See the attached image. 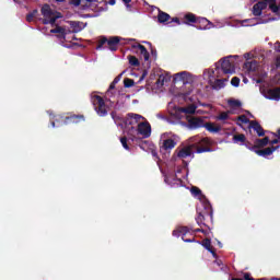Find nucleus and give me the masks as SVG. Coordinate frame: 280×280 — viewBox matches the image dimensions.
Returning <instances> with one entry per match:
<instances>
[{
  "mask_svg": "<svg viewBox=\"0 0 280 280\" xmlns=\"http://www.w3.org/2000/svg\"><path fill=\"white\" fill-rule=\"evenodd\" d=\"M174 148H176V140L168 138L163 140L160 152H170V150H174Z\"/></svg>",
  "mask_w": 280,
  "mask_h": 280,
  "instance_id": "14",
  "label": "nucleus"
},
{
  "mask_svg": "<svg viewBox=\"0 0 280 280\" xmlns=\"http://www.w3.org/2000/svg\"><path fill=\"white\" fill-rule=\"evenodd\" d=\"M101 12L95 11V13L91 14V13H86V14H82L81 18L82 19H97V16H100Z\"/></svg>",
  "mask_w": 280,
  "mask_h": 280,
  "instance_id": "38",
  "label": "nucleus"
},
{
  "mask_svg": "<svg viewBox=\"0 0 280 280\" xmlns=\"http://www.w3.org/2000/svg\"><path fill=\"white\" fill-rule=\"evenodd\" d=\"M124 85H125V89H132V86H135V80L130 78H126L124 79Z\"/></svg>",
  "mask_w": 280,
  "mask_h": 280,
  "instance_id": "33",
  "label": "nucleus"
},
{
  "mask_svg": "<svg viewBox=\"0 0 280 280\" xmlns=\"http://www.w3.org/2000/svg\"><path fill=\"white\" fill-rule=\"evenodd\" d=\"M205 128L208 130V132H220V130H222V127L215 126L211 122L206 124Z\"/></svg>",
  "mask_w": 280,
  "mask_h": 280,
  "instance_id": "29",
  "label": "nucleus"
},
{
  "mask_svg": "<svg viewBox=\"0 0 280 280\" xmlns=\"http://www.w3.org/2000/svg\"><path fill=\"white\" fill-rule=\"evenodd\" d=\"M131 131H128V137L124 136L120 138V143L125 150H130V143H135L137 141V136L130 133Z\"/></svg>",
  "mask_w": 280,
  "mask_h": 280,
  "instance_id": "12",
  "label": "nucleus"
},
{
  "mask_svg": "<svg viewBox=\"0 0 280 280\" xmlns=\"http://www.w3.org/2000/svg\"><path fill=\"white\" fill-rule=\"evenodd\" d=\"M110 117L114 120V122L116 124V126H124V124H126V118H124V116H121V114H117V112L113 110L110 113Z\"/></svg>",
  "mask_w": 280,
  "mask_h": 280,
  "instance_id": "19",
  "label": "nucleus"
},
{
  "mask_svg": "<svg viewBox=\"0 0 280 280\" xmlns=\"http://www.w3.org/2000/svg\"><path fill=\"white\" fill-rule=\"evenodd\" d=\"M230 106H233L234 108H241L242 107V102L237 100H231L229 101Z\"/></svg>",
  "mask_w": 280,
  "mask_h": 280,
  "instance_id": "40",
  "label": "nucleus"
},
{
  "mask_svg": "<svg viewBox=\"0 0 280 280\" xmlns=\"http://www.w3.org/2000/svg\"><path fill=\"white\" fill-rule=\"evenodd\" d=\"M203 210L197 209V218L196 222L198 226H207V218H213V209L211 208V203L203 202Z\"/></svg>",
  "mask_w": 280,
  "mask_h": 280,
  "instance_id": "3",
  "label": "nucleus"
},
{
  "mask_svg": "<svg viewBox=\"0 0 280 280\" xmlns=\"http://www.w3.org/2000/svg\"><path fill=\"white\" fill-rule=\"evenodd\" d=\"M189 127L190 128H202L205 126V121L201 118H190L188 120Z\"/></svg>",
  "mask_w": 280,
  "mask_h": 280,
  "instance_id": "23",
  "label": "nucleus"
},
{
  "mask_svg": "<svg viewBox=\"0 0 280 280\" xmlns=\"http://www.w3.org/2000/svg\"><path fill=\"white\" fill-rule=\"evenodd\" d=\"M189 231L190 229L188 226H179L173 231V236L182 237L183 242L190 244L191 242H195L196 238L194 236H191L190 238H187V234L189 233Z\"/></svg>",
  "mask_w": 280,
  "mask_h": 280,
  "instance_id": "7",
  "label": "nucleus"
},
{
  "mask_svg": "<svg viewBox=\"0 0 280 280\" xmlns=\"http://www.w3.org/2000/svg\"><path fill=\"white\" fill-rule=\"evenodd\" d=\"M255 154H257L258 156H264V159L268 158V156H272V150L271 148H265V149H257V151H255Z\"/></svg>",
  "mask_w": 280,
  "mask_h": 280,
  "instance_id": "25",
  "label": "nucleus"
},
{
  "mask_svg": "<svg viewBox=\"0 0 280 280\" xmlns=\"http://www.w3.org/2000/svg\"><path fill=\"white\" fill-rule=\"evenodd\" d=\"M95 3H98L103 5L102 7H96V12H108V1L107 0H96Z\"/></svg>",
  "mask_w": 280,
  "mask_h": 280,
  "instance_id": "26",
  "label": "nucleus"
},
{
  "mask_svg": "<svg viewBox=\"0 0 280 280\" xmlns=\"http://www.w3.org/2000/svg\"><path fill=\"white\" fill-rule=\"evenodd\" d=\"M57 3H62L65 0H56Z\"/></svg>",
  "mask_w": 280,
  "mask_h": 280,
  "instance_id": "61",
  "label": "nucleus"
},
{
  "mask_svg": "<svg viewBox=\"0 0 280 280\" xmlns=\"http://www.w3.org/2000/svg\"><path fill=\"white\" fill-rule=\"evenodd\" d=\"M104 45H108V38L106 37H102L98 43H97V46H96V49H103L104 48Z\"/></svg>",
  "mask_w": 280,
  "mask_h": 280,
  "instance_id": "34",
  "label": "nucleus"
},
{
  "mask_svg": "<svg viewBox=\"0 0 280 280\" xmlns=\"http://www.w3.org/2000/svg\"><path fill=\"white\" fill-rule=\"evenodd\" d=\"M168 23H177L178 25H183V22H180V19L178 18H172Z\"/></svg>",
  "mask_w": 280,
  "mask_h": 280,
  "instance_id": "47",
  "label": "nucleus"
},
{
  "mask_svg": "<svg viewBox=\"0 0 280 280\" xmlns=\"http://www.w3.org/2000/svg\"><path fill=\"white\" fill-rule=\"evenodd\" d=\"M185 75H187V72H179L176 74V78H179V80H185Z\"/></svg>",
  "mask_w": 280,
  "mask_h": 280,
  "instance_id": "50",
  "label": "nucleus"
},
{
  "mask_svg": "<svg viewBox=\"0 0 280 280\" xmlns=\"http://www.w3.org/2000/svg\"><path fill=\"white\" fill-rule=\"evenodd\" d=\"M133 49H139L141 56L144 58V61L148 62L150 60V52L148 51V48L141 44H135L132 45Z\"/></svg>",
  "mask_w": 280,
  "mask_h": 280,
  "instance_id": "18",
  "label": "nucleus"
},
{
  "mask_svg": "<svg viewBox=\"0 0 280 280\" xmlns=\"http://www.w3.org/2000/svg\"><path fill=\"white\" fill-rule=\"evenodd\" d=\"M72 40H78V37H75V36H72Z\"/></svg>",
  "mask_w": 280,
  "mask_h": 280,
  "instance_id": "62",
  "label": "nucleus"
},
{
  "mask_svg": "<svg viewBox=\"0 0 280 280\" xmlns=\"http://www.w3.org/2000/svg\"><path fill=\"white\" fill-rule=\"evenodd\" d=\"M271 280H279V279H277V278H272Z\"/></svg>",
  "mask_w": 280,
  "mask_h": 280,
  "instance_id": "64",
  "label": "nucleus"
},
{
  "mask_svg": "<svg viewBox=\"0 0 280 280\" xmlns=\"http://www.w3.org/2000/svg\"><path fill=\"white\" fill-rule=\"evenodd\" d=\"M232 141L233 143H241V145H244V143H246V136L244 133L234 135Z\"/></svg>",
  "mask_w": 280,
  "mask_h": 280,
  "instance_id": "27",
  "label": "nucleus"
},
{
  "mask_svg": "<svg viewBox=\"0 0 280 280\" xmlns=\"http://www.w3.org/2000/svg\"><path fill=\"white\" fill-rule=\"evenodd\" d=\"M116 85H117L116 83L112 82L110 85H109V91L115 90V86H116Z\"/></svg>",
  "mask_w": 280,
  "mask_h": 280,
  "instance_id": "57",
  "label": "nucleus"
},
{
  "mask_svg": "<svg viewBox=\"0 0 280 280\" xmlns=\"http://www.w3.org/2000/svg\"><path fill=\"white\" fill-rule=\"evenodd\" d=\"M231 56L224 57L221 61V70L225 74H233L235 73V63L231 61Z\"/></svg>",
  "mask_w": 280,
  "mask_h": 280,
  "instance_id": "8",
  "label": "nucleus"
},
{
  "mask_svg": "<svg viewBox=\"0 0 280 280\" xmlns=\"http://www.w3.org/2000/svg\"><path fill=\"white\" fill-rule=\"evenodd\" d=\"M117 3V0H108L107 5H115Z\"/></svg>",
  "mask_w": 280,
  "mask_h": 280,
  "instance_id": "54",
  "label": "nucleus"
},
{
  "mask_svg": "<svg viewBox=\"0 0 280 280\" xmlns=\"http://www.w3.org/2000/svg\"><path fill=\"white\" fill-rule=\"evenodd\" d=\"M51 126H52V128H55V127H56V122L52 121V122H51Z\"/></svg>",
  "mask_w": 280,
  "mask_h": 280,
  "instance_id": "63",
  "label": "nucleus"
},
{
  "mask_svg": "<svg viewBox=\"0 0 280 280\" xmlns=\"http://www.w3.org/2000/svg\"><path fill=\"white\" fill-rule=\"evenodd\" d=\"M217 119H219V121H226V119H229V113L228 112H222Z\"/></svg>",
  "mask_w": 280,
  "mask_h": 280,
  "instance_id": "42",
  "label": "nucleus"
},
{
  "mask_svg": "<svg viewBox=\"0 0 280 280\" xmlns=\"http://www.w3.org/2000/svg\"><path fill=\"white\" fill-rule=\"evenodd\" d=\"M50 34H59L57 37L67 40V30L62 26H56L55 28L50 30Z\"/></svg>",
  "mask_w": 280,
  "mask_h": 280,
  "instance_id": "20",
  "label": "nucleus"
},
{
  "mask_svg": "<svg viewBox=\"0 0 280 280\" xmlns=\"http://www.w3.org/2000/svg\"><path fill=\"white\" fill-rule=\"evenodd\" d=\"M96 0H83V10H89L91 3H95Z\"/></svg>",
  "mask_w": 280,
  "mask_h": 280,
  "instance_id": "43",
  "label": "nucleus"
},
{
  "mask_svg": "<svg viewBox=\"0 0 280 280\" xmlns=\"http://www.w3.org/2000/svg\"><path fill=\"white\" fill-rule=\"evenodd\" d=\"M197 108L198 107L196 105H189L185 108H182V113H185L186 115H195Z\"/></svg>",
  "mask_w": 280,
  "mask_h": 280,
  "instance_id": "31",
  "label": "nucleus"
},
{
  "mask_svg": "<svg viewBox=\"0 0 280 280\" xmlns=\"http://www.w3.org/2000/svg\"><path fill=\"white\" fill-rule=\"evenodd\" d=\"M243 280H255V278L250 276V272H245L243 275Z\"/></svg>",
  "mask_w": 280,
  "mask_h": 280,
  "instance_id": "46",
  "label": "nucleus"
},
{
  "mask_svg": "<svg viewBox=\"0 0 280 280\" xmlns=\"http://www.w3.org/2000/svg\"><path fill=\"white\" fill-rule=\"evenodd\" d=\"M182 23L184 25H194V23H208L207 19H201V21L194 13H186L183 18Z\"/></svg>",
  "mask_w": 280,
  "mask_h": 280,
  "instance_id": "9",
  "label": "nucleus"
},
{
  "mask_svg": "<svg viewBox=\"0 0 280 280\" xmlns=\"http://www.w3.org/2000/svg\"><path fill=\"white\" fill-rule=\"evenodd\" d=\"M280 143V139L278 138V139H273V140H269V145H277V144H279Z\"/></svg>",
  "mask_w": 280,
  "mask_h": 280,
  "instance_id": "48",
  "label": "nucleus"
},
{
  "mask_svg": "<svg viewBox=\"0 0 280 280\" xmlns=\"http://www.w3.org/2000/svg\"><path fill=\"white\" fill-rule=\"evenodd\" d=\"M26 21H27V23H32V22L34 21V14L28 13V14L26 15Z\"/></svg>",
  "mask_w": 280,
  "mask_h": 280,
  "instance_id": "49",
  "label": "nucleus"
},
{
  "mask_svg": "<svg viewBox=\"0 0 280 280\" xmlns=\"http://www.w3.org/2000/svg\"><path fill=\"white\" fill-rule=\"evenodd\" d=\"M243 145H245V148H247V150H250V152H256L257 149L255 147V142L254 144L250 141H246L243 143Z\"/></svg>",
  "mask_w": 280,
  "mask_h": 280,
  "instance_id": "37",
  "label": "nucleus"
},
{
  "mask_svg": "<svg viewBox=\"0 0 280 280\" xmlns=\"http://www.w3.org/2000/svg\"><path fill=\"white\" fill-rule=\"evenodd\" d=\"M93 104L98 117H106L108 115V110L106 109V102L100 95H94Z\"/></svg>",
  "mask_w": 280,
  "mask_h": 280,
  "instance_id": "5",
  "label": "nucleus"
},
{
  "mask_svg": "<svg viewBox=\"0 0 280 280\" xmlns=\"http://www.w3.org/2000/svg\"><path fill=\"white\" fill-rule=\"evenodd\" d=\"M237 121H241V124H249L250 125V119H248V117H246V115H241L237 117Z\"/></svg>",
  "mask_w": 280,
  "mask_h": 280,
  "instance_id": "39",
  "label": "nucleus"
},
{
  "mask_svg": "<svg viewBox=\"0 0 280 280\" xmlns=\"http://www.w3.org/2000/svg\"><path fill=\"white\" fill-rule=\"evenodd\" d=\"M272 84H280V73L276 74L272 80H271Z\"/></svg>",
  "mask_w": 280,
  "mask_h": 280,
  "instance_id": "45",
  "label": "nucleus"
},
{
  "mask_svg": "<svg viewBox=\"0 0 280 280\" xmlns=\"http://www.w3.org/2000/svg\"><path fill=\"white\" fill-rule=\"evenodd\" d=\"M270 148H271V152L273 154L275 152H277V150H279L280 145H272Z\"/></svg>",
  "mask_w": 280,
  "mask_h": 280,
  "instance_id": "51",
  "label": "nucleus"
},
{
  "mask_svg": "<svg viewBox=\"0 0 280 280\" xmlns=\"http://www.w3.org/2000/svg\"><path fill=\"white\" fill-rule=\"evenodd\" d=\"M31 14H33V18L36 16V14H38V10L37 9L33 10V12H31Z\"/></svg>",
  "mask_w": 280,
  "mask_h": 280,
  "instance_id": "60",
  "label": "nucleus"
},
{
  "mask_svg": "<svg viewBox=\"0 0 280 280\" xmlns=\"http://www.w3.org/2000/svg\"><path fill=\"white\" fill-rule=\"evenodd\" d=\"M70 4L78 8L81 5V10H84V0H70Z\"/></svg>",
  "mask_w": 280,
  "mask_h": 280,
  "instance_id": "35",
  "label": "nucleus"
},
{
  "mask_svg": "<svg viewBox=\"0 0 280 280\" xmlns=\"http://www.w3.org/2000/svg\"><path fill=\"white\" fill-rule=\"evenodd\" d=\"M119 80H121V75L119 77H116L113 81L114 84H118L119 83Z\"/></svg>",
  "mask_w": 280,
  "mask_h": 280,
  "instance_id": "52",
  "label": "nucleus"
},
{
  "mask_svg": "<svg viewBox=\"0 0 280 280\" xmlns=\"http://www.w3.org/2000/svg\"><path fill=\"white\" fill-rule=\"evenodd\" d=\"M128 60H129V65H131V67H140V65H141V62H139V59L135 56H129Z\"/></svg>",
  "mask_w": 280,
  "mask_h": 280,
  "instance_id": "32",
  "label": "nucleus"
},
{
  "mask_svg": "<svg viewBox=\"0 0 280 280\" xmlns=\"http://www.w3.org/2000/svg\"><path fill=\"white\" fill-rule=\"evenodd\" d=\"M255 148L256 150H261V148H266V145H268V143H270V138L265 137L262 139L257 138L255 141Z\"/></svg>",
  "mask_w": 280,
  "mask_h": 280,
  "instance_id": "21",
  "label": "nucleus"
},
{
  "mask_svg": "<svg viewBox=\"0 0 280 280\" xmlns=\"http://www.w3.org/2000/svg\"><path fill=\"white\" fill-rule=\"evenodd\" d=\"M273 135H275V137H277V139L280 140V129H278V130H277V133H273Z\"/></svg>",
  "mask_w": 280,
  "mask_h": 280,
  "instance_id": "59",
  "label": "nucleus"
},
{
  "mask_svg": "<svg viewBox=\"0 0 280 280\" xmlns=\"http://www.w3.org/2000/svg\"><path fill=\"white\" fill-rule=\"evenodd\" d=\"M276 67L277 69H280V57H277L276 59Z\"/></svg>",
  "mask_w": 280,
  "mask_h": 280,
  "instance_id": "53",
  "label": "nucleus"
},
{
  "mask_svg": "<svg viewBox=\"0 0 280 280\" xmlns=\"http://www.w3.org/2000/svg\"><path fill=\"white\" fill-rule=\"evenodd\" d=\"M171 20H172V16L168 13H165L164 11L159 10V13H158L159 23H170Z\"/></svg>",
  "mask_w": 280,
  "mask_h": 280,
  "instance_id": "24",
  "label": "nucleus"
},
{
  "mask_svg": "<svg viewBox=\"0 0 280 280\" xmlns=\"http://www.w3.org/2000/svg\"><path fill=\"white\" fill-rule=\"evenodd\" d=\"M170 79H167V77L161 74L156 81V85L158 86H163L165 84V82H168Z\"/></svg>",
  "mask_w": 280,
  "mask_h": 280,
  "instance_id": "36",
  "label": "nucleus"
},
{
  "mask_svg": "<svg viewBox=\"0 0 280 280\" xmlns=\"http://www.w3.org/2000/svg\"><path fill=\"white\" fill-rule=\"evenodd\" d=\"M249 128H252L258 137H266V130H264V127H261L259 121L252 120L249 122Z\"/></svg>",
  "mask_w": 280,
  "mask_h": 280,
  "instance_id": "15",
  "label": "nucleus"
},
{
  "mask_svg": "<svg viewBox=\"0 0 280 280\" xmlns=\"http://www.w3.org/2000/svg\"><path fill=\"white\" fill-rule=\"evenodd\" d=\"M266 97L267 100H276L278 102L280 100V86L267 90Z\"/></svg>",
  "mask_w": 280,
  "mask_h": 280,
  "instance_id": "16",
  "label": "nucleus"
},
{
  "mask_svg": "<svg viewBox=\"0 0 280 280\" xmlns=\"http://www.w3.org/2000/svg\"><path fill=\"white\" fill-rule=\"evenodd\" d=\"M84 115H75V114H70L69 116H65L62 118L63 124H80L84 121Z\"/></svg>",
  "mask_w": 280,
  "mask_h": 280,
  "instance_id": "13",
  "label": "nucleus"
},
{
  "mask_svg": "<svg viewBox=\"0 0 280 280\" xmlns=\"http://www.w3.org/2000/svg\"><path fill=\"white\" fill-rule=\"evenodd\" d=\"M257 67H259V63H257L256 60L245 62V69L247 71L255 72V71H257Z\"/></svg>",
  "mask_w": 280,
  "mask_h": 280,
  "instance_id": "28",
  "label": "nucleus"
},
{
  "mask_svg": "<svg viewBox=\"0 0 280 280\" xmlns=\"http://www.w3.org/2000/svg\"><path fill=\"white\" fill-rule=\"evenodd\" d=\"M131 132H137V135H141L144 137V139H148L150 135H152V127L150 126V122H140L137 126V129L135 127H131Z\"/></svg>",
  "mask_w": 280,
  "mask_h": 280,
  "instance_id": "6",
  "label": "nucleus"
},
{
  "mask_svg": "<svg viewBox=\"0 0 280 280\" xmlns=\"http://www.w3.org/2000/svg\"><path fill=\"white\" fill-rule=\"evenodd\" d=\"M192 139L195 140L194 144L189 147H184L178 151L177 153L178 159H187V156H191L194 154V150H196L197 154H202L205 152H213V149L209 147L212 143L211 139L209 138L198 139L197 137Z\"/></svg>",
  "mask_w": 280,
  "mask_h": 280,
  "instance_id": "1",
  "label": "nucleus"
},
{
  "mask_svg": "<svg viewBox=\"0 0 280 280\" xmlns=\"http://www.w3.org/2000/svg\"><path fill=\"white\" fill-rule=\"evenodd\" d=\"M231 84L232 86H240V78L237 77L232 78Z\"/></svg>",
  "mask_w": 280,
  "mask_h": 280,
  "instance_id": "44",
  "label": "nucleus"
},
{
  "mask_svg": "<svg viewBox=\"0 0 280 280\" xmlns=\"http://www.w3.org/2000/svg\"><path fill=\"white\" fill-rule=\"evenodd\" d=\"M194 233H205V230H202V229H196V230H194Z\"/></svg>",
  "mask_w": 280,
  "mask_h": 280,
  "instance_id": "58",
  "label": "nucleus"
},
{
  "mask_svg": "<svg viewBox=\"0 0 280 280\" xmlns=\"http://www.w3.org/2000/svg\"><path fill=\"white\" fill-rule=\"evenodd\" d=\"M141 119H143V116L139 114L129 113L125 118V126H131V128H135V126H139V120Z\"/></svg>",
  "mask_w": 280,
  "mask_h": 280,
  "instance_id": "10",
  "label": "nucleus"
},
{
  "mask_svg": "<svg viewBox=\"0 0 280 280\" xmlns=\"http://www.w3.org/2000/svg\"><path fill=\"white\" fill-rule=\"evenodd\" d=\"M121 38L118 36L110 37L107 39V47L110 49V51H117V46L119 45Z\"/></svg>",
  "mask_w": 280,
  "mask_h": 280,
  "instance_id": "17",
  "label": "nucleus"
},
{
  "mask_svg": "<svg viewBox=\"0 0 280 280\" xmlns=\"http://www.w3.org/2000/svg\"><path fill=\"white\" fill-rule=\"evenodd\" d=\"M257 1V0H253ZM269 7V10L273 12V14H279L280 5L277 4V0H260L256 4L253 5L252 13L254 16H261L264 10Z\"/></svg>",
  "mask_w": 280,
  "mask_h": 280,
  "instance_id": "2",
  "label": "nucleus"
},
{
  "mask_svg": "<svg viewBox=\"0 0 280 280\" xmlns=\"http://www.w3.org/2000/svg\"><path fill=\"white\" fill-rule=\"evenodd\" d=\"M125 5H127V8L130 5V3H132V0H121Z\"/></svg>",
  "mask_w": 280,
  "mask_h": 280,
  "instance_id": "55",
  "label": "nucleus"
},
{
  "mask_svg": "<svg viewBox=\"0 0 280 280\" xmlns=\"http://www.w3.org/2000/svg\"><path fill=\"white\" fill-rule=\"evenodd\" d=\"M202 246H203V248H206V250L211 253V255L213 257H218V254L215 253V248H213V246H211V240L210 238L203 240L202 241Z\"/></svg>",
  "mask_w": 280,
  "mask_h": 280,
  "instance_id": "22",
  "label": "nucleus"
},
{
  "mask_svg": "<svg viewBox=\"0 0 280 280\" xmlns=\"http://www.w3.org/2000/svg\"><path fill=\"white\" fill-rule=\"evenodd\" d=\"M256 19H246L241 21V25L243 27H253V25H259V23H270V21H277L276 18H269L268 20H260L259 22H255Z\"/></svg>",
  "mask_w": 280,
  "mask_h": 280,
  "instance_id": "11",
  "label": "nucleus"
},
{
  "mask_svg": "<svg viewBox=\"0 0 280 280\" xmlns=\"http://www.w3.org/2000/svg\"><path fill=\"white\" fill-rule=\"evenodd\" d=\"M228 82L226 79H217L212 85L213 89L220 91V89H224V83Z\"/></svg>",
  "mask_w": 280,
  "mask_h": 280,
  "instance_id": "30",
  "label": "nucleus"
},
{
  "mask_svg": "<svg viewBox=\"0 0 280 280\" xmlns=\"http://www.w3.org/2000/svg\"><path fill=\"white\" fill-rule=\"evenodd\" d=\"M275 49H276V51H278L280 54V43H277L275 45Z\"/></svg>",
  "mask_w": 280,
  "mask_h": 280,
  "instance_id": "56",
  "label": "nucleus"
},
{
  "mask_svg": "<svg viewBox=\"0 0 280 280\" xmlns=\"http://www.w3.org/2000/svg\"><path fill=\"white\" fill-rule=\"evenodd\" d=\"M40 12L44 16V19L42 20L43 25H56L58 16H54V10H51V7L48 3L42 7Z\"/></svg>",
  "mask_w": 280,
  "mask_h": 280,
  "instance_id": "4",
  "label": "nucleus"
},
{
  "mask_svg": "<svg viewBox=\"0 0 280 280\" xmlns=\"http://www.w3.org/2000/svg\"><path fill=\"white\" fill-rule=\"evenodd\" d=\"M192 196H202V190H200V188L192 186L190 189Z\"/></svg>",
  "mask_w": 280,
  "mask_h": 280,
  "instance_id": "41",
  "label": "nucleus"
}]
</instances>
